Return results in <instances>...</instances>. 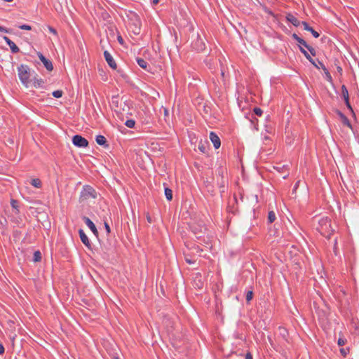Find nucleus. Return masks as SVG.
<instances>
[{
	"mask_svg": "<svg viewBox=\"0 0 359 359\" xmlns=\"http://www.w3.org/2000/svg\"><path fill=\"white\" fill-rule=\"evenodd\" d=\"M100 194L90 185H84L80 192L79 202L82 206L88 205L90 198L97 199Z\"/></svg>",
	"mask_w": 359,
	"mask_h": 359,
	"instance_id": "nucleus-1",
	"label": "nucleus"
},
{
	"mask_svg": "<svg viewBox=\"0 0 359 359\" xmlns=\"http://www.w3.org/2000/svg\"><path fill=\"white\" fill-rule=\"evenodd\" d=\"M11 222L13 223H20L22 222V215L20 213L21 203L15 199L11 200Z\"/></svg>",
	"mask_w": 359,
	"mask_h": 359,
	"instance_id": "nucleus-2",
	"label": "nucleus"
},
{
	"mask_svg": "<svg viewBox=\"0 0 359 359\" xmlns=\"http://www.w3.org/2000/svg\"><path fill=\"white\" fill-rule=\"evenodd\" d=\"M18 76L22 83L25 86L28 87L30 81V69L27 65H20L18 67Z\"/></svg>",
	"mask_w": 359,
	"mask_h": 359,
	"instance_id": "nucleus-3",
	"label": "nucleus"
},
{
	"mask_svg": "<svg viewBox=\"0 0 359 359\" xmlns=\"http://www.w3.org/2000/svg\"><path fill=\"white\" fill-rule=\"evenodd\" d=\"M306 58L317 69L321 68L325 75L327 81L331 82L332 81V76L329 72V70L326 68V67L324 65V64L318 60V64L316 62V61L311 57L310 54L309 56L306 57Z\"/></svg>",
	"mask_w": 359,
	"mask_h": 359,
	"instance_id": "nucleus-4",
	"label": "nucleus"
},
{
	"mask_svg": "<svg viewBox=\"0 0 359 359\" xmlns=\"http://www.w3.org/2000/svg\"><path fill=\"white\" fill-rule=\"evenodd\" d=\"M72 143L77 147H87L88 141L80 135H75L72 137Z\"/></svg>",
	"mask_w": 359,
	"mask_h": 359,
	"instance_id": "nucleus-5",
	"label": "nucleus"
},
{
	"mask_svg": "<svg viewBox=\"0 0 359 359\" xmlns=\"http://www.w3.org/2000/svg\"><path fill=\"white\" fill-rule=\"evenodd\" d=\"M38 55V57H39L40 60L42 62V63L43 64L44 67H46V69L50 72L53 69V63L50 60H49L48 59H47L40 52H38L37 53Z\"/></svg>",
	"mask_w": 359,
	"mask_h": 359,
	"instance_id": "nucleus-6",
	"label": "nucleus"
},
{
	"mask_svg": "<svg viewBox=\"0 0 359 359\" xmlns=\"http://www.w3.org/2000/svg\"><path fill=\"white\" fill-rule=\"evenodd\" d=\"M104 59L106 60V62H107L108 65L112 69H116L117 68V65L115 62V60H114L113 57L111 56V55L109 53V52H108L107 50H104Z\"/></svg>",
	"mask_w": 359,
	"mask_h": 359,
	"instance_id": "nucleus-7",
	"label": "nucleus"
},
{
	"mask_svg": "<svg viewBox=\"0 0 359 359\" xmlns=\"http://www.w3.org/2000/svg\"><path fill=\"white\" fill-rule=\"evenodd\" d=\"M218 175L220 176V180L218 181V187L219 189V192L221 194H223L226 191V181L225 180V179L224 177L223 170L222 169L218 170Z\"/></svg>",
	"mask_w": 359,
	"mask_h": 359,
	"instance_id": "nucleus-8",
	"label": "nucleus"
},
{
	"mask_svg": "<svg viewBox=\"0 0 359 359\" xmlns=\"http://www.w3.org/2000/svg\"><path fill=\"white\" fill-rule=\"evenodd\" d=\"M3 39L7 43V45L10 47L11 50L13 53H17L20 52V48L15 45V43L11 41L8 36H4Z\"/></svg>",
	"mask_w": 359,
	"mask_h": 359,
	"instance_id": "nucleus-9",
	"label": "nucleus"
},
{
	"mask_svg": "<svg viewBox=\"0 0 359 359\" xmlns=\"http://www.w3.org/2000/svg\"><path fill=\"white\" fill-rule=\"evenodd\" d=\"M210 139L215 149H219L221 146V141L219 136L215 132H210Z\"/></svg>",
	"mask_w": 359,
	"mask_h": 359,
	"instance_id": "nucleus-10",
	"label": "nucleus"
},
{
	"mask_svg": "<svg viewBox=\"0 0 359 359\" xmlns=\"http://www.w3.org/2000/svg\"><path fill=\"white\" fill-rule=\"evenodd\" d=\"M79 237L82 243L88 248L91 249V244L87 235L85 233L83 229L79 230Z\"/></svg>",
	"mask_w": 359,
	"mask_h": 359,
	"instance_id": "nucleus-11",
	"label": "nucleus"
},
{
	"mask_svg": "<svg viewBox=\"0 0 359 359\" xmlns=\"http://www.w3.org/2000/svg\"><path fill=\"white\" fill-rule=\"evenodd\" d=\"M192 46H193V48H194L196 50L200 52V51H203L205 49V45L204 42L203 41V40L198 37L197 39L196 40V41H194L192 43Z\"/></svg>",
	"mask_w": 359,
	"mask_h": 359,
	"instance_id": "nucleus-12",
	"label": "nucleus"
},
{
	"mask_svg": "<svg viewBox=\"0 0 359 359\" xmlns=\"http://www.w3.org/2000/svg\"><path fill=\"white\" fill-rule=\"evenodd\" d=\"M286 20L287 21L290 22L291 24H292L294 27H299L302 22H300L294 15L292 13H288L286 15Z\"/></svg>",
	"mask_w": 359,
	"mask_h": 359,
	"instance_id": "nucleus-13",
	"label": "nucleus"
},
{
	"mask_svg": "<svg viewBox=\"0 0 359 359\" xmlns=\"http://www.w3.org/2000/svg\"><path fill=\"white\" fill-rule=\"evenodd\" d=\"M95 141L97 144L103 146L104 148H109V144L107 143V139L104 136L99 135L96 136Z\"/></svg>",
	"mask_w": 359,
	"mask_h": 359,
	"instance_id": "nucleus-14",
	"label": "nucleus"
},
{
	"mask_svg": "<svg viewBox=\"0 0 359 359\" xmlns=\"http://www.w3.org/2000/svg\"><path fill=\"white\" fill-rule=\"evenodd\" d=\"M137 63L138 65L144 69V70L147 71L148 72H150V66L149 65L148 62L143 58L137 57L136 59Z\"/></svg>",
	"mask_w": 359,
	"mask_h": 359,
	"instance_id": "nucleus-15",
	"label": "nucleus"
},
{
	"mask_svg": "<svg viewBox=\"0 0 359 359\" xmlns=\"http://www.w3.org/2000/svg\"><path fill=\"white\" fill-rule=\"evenodd\" d=\"M302 25L304 26V29L305 30L310 32L312 34L313 37H315V38L319 37V36H320L319 33L318 32H316V30H314L311 26H309V25L306 22L302 21Z\"/></svg>",
	"mask_w": 359,
	"mask_h": 359,
	"instance_id": "nucleus-16",
	"label": "nucleus"
},
{
	"mask_svg": "<svg viewBox=\"0 0 359 359\" xmlns=\"http://www.w3.org/2000/svg\"><path fill=\"white\" fill-rule=\"evenodd\" d=\"M132 25L133 26V32L136 35L140 34L141 31V22L140 20H137Z\"/></svg>",
	"mask_w": 359,
	"mask_h": 359,
	"instance_id": "nucleus-17",
	"label": "nucleus"
},
{
	"mask_svg": "<svg viewBox=\"0 0 359 359\" xmlns=\"http://www.w3.org/2000/svg\"><path fill=\"white\" fill-rule=\"evenodd\" d=\"M44 84H45V81L43 79H37L36 77L34 78L33 86L34 88H42V87H43Z\"/></svg>",
	"mask_w": 359,
	"mask_h": 359,
	"instance_id": "nucleus-18",
	"label": "nucleus"
},
{
	"mask_svg": "<svg viewBox=\"0 0 359 359\" xmlns=\"http://www.w3.org/2000/svg\"><path fill=\"white\" fill-rule=\"evenodd\" d=\"M276 219V213L273 212V211H269L268 212V216H267V221H268V223H273L275 222Z\"/></svg>",
	"mask_w": 359,
	"mask_h": 359,
	"instance_id": "nucleus-19",
	"label": "nucleus"
},
{
	"mask_svg": "<svg viewBox=\"0 0 359 359\" xmlns=\"http://www.w3.org/2000/svg\"><path fill=\"white\" fill-rule=\"evenodd\" d=\"M30 184L36 188H41L42 186L41 182L39 178L32 179Z\"/></svg>",
	"mask_w": 359,
	"mask_h": 359,
	"instance_id": "nucleus-20",
	"label": "nucleus"
},
{
	"mask_svg": "<svg viewBox=\"0 0 359 359\" xmlns=\"http://www.w3.org/2000/svg\"><path fill=\"white\" fill-rule=\"evenodd\" d=\"M165 195L168 201L172 199V191L168 187H165Z\"/></svg>",
	"mask_w": 359,
	"mask_h": 359,
	"instance_id": "nucleus-21",
	"label": "nucleus"
},
{
	"mask_svg": "<svg viewBox=\"0 0 359 359\" xmlns=\"http://www.w3.org/2000/svg\"><path fill=\"white\" fill-rule=\"evenodd\" d=\"M41 260V253L39 250H36L34 252L33 261L34 262H39Z\"/></svg>",
	"mask_w": 359,
	"mask_h": 359,
	"instance_id": "nucleus-22",
	"label": "nucleus"
},
{
	"mask_svg": "<svg viewBox=\"0 0 359 359\" xmlns=\"http://www.w3.org/2000/svg\"><path fill=\"white\" fill-rule=\"evenodd\" d=\"M341 95L343 96L344 100H347L349 98L348 91L345 85L341 86Z\"/></svg>",
	"mask_w": 359,
	"mask_h": 359,
	"instance_id": "nucleus-23",
	"label": "nucleus"
},
{
	"mask_svg": "<svg viewBox=\"0 0 359 359\" xmlns=\"http://www.w3.org/2000/svg\"><path fill=\"white\" fill-rule=\"evenodd\" d=\"M125 125L129 128H134L135 126V121L133 119H128L125 122Z\"/></svg>",
	"mask_w": 359,
	"mask_h": 359,
	"instance_id": "nucleus-24",
	"label": "nucleus"
},
{
	"mask_svg": "<svg viewBox=\"0 0 359 359\" xmlns=\"http://www.w3.org/2000/svg\"><path fill=\"white\" fill-rule=\"evenodd\" d=\"M341 122L344 126H346L349 127L350 128H352L351 123L350 121L348 120V118L346 116H343V118H341Z\"/></svg>",
	"mask_w": 359,
	"mask_h": 359,
	"instance_id": "nucleus-25",
	"label": "nucleus"
},
{
	"mask_svg": "<svg viewBox=\"0 0 359 359\" xmlns=\"http://www.w3.org/2000/svg\"><path fill=\"white\" fill-rule=\"evenodd\" d=\"M52 95L55 98H60V97H61L62 96L63 91L61 90H57L53 91L52 93Z\"/></svg>",
	"mask_w": 359,
	"mask_h": 359,
	"instance_id": "nucleus-26",
	"label": "nucleus"
},
{
	"mask_svg": "<svg viewBox=\"0 0 359 359\" xmlns=\"http://www.w3.org/2000/svg\"><path fill=\"white\" fill-rule=\"evenodd\" d=\"M198 149L200 151H201L202 153H205L206 152V145L205 143H203L202 141H201L199 142V144H198Z\"/></svg>",
	"mask_w": 359,
	"mask_h": 359,
	"instance_id": "nucleus-27",
	"label": "nucleus"
},
{
	"mask_svg": "<svg viewBox=\"0 0 359 359\" xmlns=\"http://www.w3.org/2000/svg\"><path fill=\"white\" fill-rule=\"evenodd\" d=\"M253 297V292L252 290H249L246 293V301L248 302H250Z\"/></svg>",
	"mask_w": 359,
	"mask_h": 359,
	"instance_id": "nucleus-28",
	"label": "nucleus"
},
{
	"mask_svg": "<svg viewBox=\"0 0 359 359\" xmlns=\"http://www.w3.org/2000/svg\"><path fill=\"white\" fill-rule=\"evenodd\" d=\"M88 226L90 229V231L93 233V234L96 237H98V231L97 229V226Z\"/></svg>",
	"mask_w": 359,
	"mask_h": 359,
	"instance_id": "nucleus-29",
	"label": "nucleus"
},
{
	"mask_svg": "<svg viewBox=\"0 0 359 359\" xmlns=\"http://www.w3.org/2000/svg\"><path fill=\"white\" fill-rule=\"evenodd\" d=\"M308 49V50L310 52L311 55H313V56H316V51L315 50V48H313L312 46L308 45L307 47L306 48Z\"/></svg>",
	"mask_w": 359,
	"mask_h": 359,
	"instance_id": "nucleus-30",
	"label": "nucleus"
},
{
	"mask_svg": "<svg viewBox=\"0 0 359 359\" xmlns=\"http://www.w3.org/2000/svg\"><path fill=\"white\" fill-rule=\"evenodd\" d=\"M253 111L257 116H261L263 113L262 110L259 107H255L253 109Z\"/></svg>",
	"mask_w": 359,
	"mask_h": 359,
	"instance_id": "nucleus-31",
	"label": "nucleus"
},
{
	"mask_svg": "<svg viewBox=\"0 0 359 359\" xmlns=\"http://www.w3.org/2000/svg\"><path fill=\"white\" fill-rule=\"evenodd\" d=\"M18 27L21 29H23V30H32V27L30 25H19Z\"/></svg>",
	"mask_w": 359,
	"mask_h": 359,
	"instance_id": "nucleus-32",
	"label": "nucleus"
},
{
	"mask_svg": "<svg viewBox=\"0 0 359 359\" xmlns=\"http://www.w3.org/2000/svg\"><path fill=\"white\" fill-rule=\"evenodd\" d=\"M0 32H5L7 34H11L12 31L10 29H7V28L0 25Z\"/></svg>",
	"mask_w": 359,
	"mask_h": 359,
	"instance_id": "nucleus-33",
	"label": "nucleus"
},
{
	"mask_svg": "<svg viewBox=\"0 0 359 359\" xmlns=\"http://www.w3.org/2000/svg\"><path fill=\"white\" fill-rule=\"evenodd\" d=\"M297 42H298L300 45L303 46H304V47H305V48H306V47H307V46L309 45V44L306 43V41L304 39H303L302 38H300V39H299V41H297Z\"/></svg>",
	"mask_w": 359,
	"mask_h": 359,
	"instance_id": "nucleus-34",
	"label": "nucleus"
},
{
	"mask_svg": "<svg viewBox=\"0 0 359 359\" xmlns=\"http://www.w3.org/2000/svg\"><path fill=\"white\" fill-rule=\"evenodd\" d=\"M301 53L306 57L309 56V53L301 46H299Z\"/></svg>",
	"mask_w": 359,
	"mask_h": 359,
	"instance_id": "nucleus-35",
	"label": "nucleus"
},
{
	"mask_svg": "<svg viewBox=\"0 0 359 359\" xmlns=\"http://www.w3.org/2000/svg\"><path fill=\"white\" fill-rule=\"evenodd\" d=\"M301 53L306 57L309 56V53L301 46H299Z\"/></svg>",
	"mask_w": 359,
	"mask_h": 359,
	"instance_id": "nucleus-36",
	"label": "nucleus"
},
{
	"mask_svg": "<svg viewBox=\"0 0 359 359\" xmlns=\"http://www.w3.org/2000/svg\"><path fill=\"white\" fill-rule=\"evenodd\" d=\"M269 233H270V235H276V233H277V230L275 229V226H273V228L271 226V228L269 230Z\"/></svg>",
	"mask_w": 359,
	"mask_h": 359,
	"instance_id": "nucleus-37",
	"label": "nucleus"
},
{
	"mask_svg": "<svg viewBox=\"0 0 359 359\" xmlns=\"http://www.w3.org/2000/svg\"><path fill=\"white\" fill-rule=\"evenodd\" d=\"M346 341V340L345 339L339 338L337 344H338L339 346H344L345 344Z\"/></svg>",
	"mask_w": 359,
	"mask_h": 359,
	"instance_id": "nucleus-38",
	"label": "nucleus"
},
{
	"mask_svg": "<svg viewBox=\"0 0 359 359\" xmlns=\"http://www.w3.org/2000/svg\"><path fill=\"white\" fill-rule=\"evenodd\" d=\"M83 220L86 224H94V223L88 217H83Z\"/></svg>",
	"mask_w": 359,
	"mask_h": 359,
	"instance_id": "nucleus-39",
	"label": "nucleus"
},
{
	"mask_svg": "<svg viewBox=\"0 0 359 359\" xmlns=\"http://www.w3.org/2000/svg\"><path fill=\"white\" fill-rule=\"evenodd\" d=\"M117 40H118V42L121 44V45H123L124 44V40L123 39V37L118 34L117 36Z\"/></svg>",
	"mask_w": 359,
	"mask_h": 359,
	"instance_id": "nucleus-40",
	"label": "nucleus"
},
{
	"mask_svg": "<svg viewBox=\"0 0 359 359\" xmlns=\"http://www.w3.org/2000/svg\"><path fill=\"white\" fill-rule=\"evenodd\" d=\"M48 30L50 33L55 34V35H57V32L56 31V29L55 28H53V27H50L49 26L48 27Z\"/></svg>",
	"mask_w": 359,
	"mask_h": 359,
	"instance_id": "nucleus-41",
	"label": "nucleus"
},
{
	"mask_svg": "<svg viewBox=\"0 0 359 359\" xmlns=\"http://www.w3.org/2000/svg\"><path fill=\"white\" fill-rule=\"evenodd\" d=\"M205 186H206V187L208 188V191H212V190L211 189L212 188V186L211 185L210 182H208V181H206V182H205Z\"/></svg>",
	"mask_w": 359,
	"mask_h": 359,
	"instance_id": "nucleus-42",
	"label": "nucleus"
},
{
	"mask_svg": "<svg viewBox=\"0 0 359 359\" xmlns=\"http://www.w3.org/2000/svg\"><path fill=\"white\" fill-rule=\"evenodd\" d=\"M344 101H345V104H346V107H347L349 109H351V111H353L352 107H351V105L350 102H349V98H348L347 100H344Z\"/></svg>",
	"mask_w": 359,
	"mask_h": 359,
	"instance_id": "nucleus-43",
	"label": "nucleus"
},
{
	"mask_svg": "<svg viewBox=\"0 0 359 359\" xmlns=\"http://www.w3.org/2000/svg\"><path fill=\"white\" fill-rule=\"evenodd\" d=\"M5 352V348H4V345L0 343V355H3Z\"/></svg>",
	"mask_w": 359,
	"mask_h": 359,
	"instance_id": "nucleus-44",
	"label": "nucleus"
},
{
	"mask_svg": "<svg viewBox=\"0 0 359 359\" xmlns=\"http://www.w3.org/2000/svg\"><path fill=\"white\" fill-rule=\"evenodd\" d=\"M104 229L107 233V234H109L111 232L110 226H103Z\"/></svg>",
	"mask_w": 359,
	"mask_h": 359,
	"instance_id": "nucleus-45",
	"label": "nucleus"
},
{
	"mask_svg": "<svg viewBox=\"0 0 359 359\" xmlns=\"http://www.w3.org/2000/svg\"><path fill=\"white\" fill-rule=\"evenodd\" d=\"M292 37L297 42L301 37H299L297 34H293Z\"/></svg>",
	"mask_w": 359,
	"mask_h": 359,
	"instance_id": "nucleus-46",
	"label": "nucleus"
},
{
	"mask_svg": "<svg viewBox=\"0 0 359 359\" xmlns=\"http://www.w3.org/2000/svg\"><path fill=\"white\" fill-rule=\"evenodd\" d=\"M124 104L126 106H127V107L128 108V109H130V105L132 104V102L130 101H128V100H125L124 101Z\"/></svg>",
	"mask_w": 359,
	"mask_h": 359,
	"instance_id": "nucleus-47",
	"label": "nucleus"
},
{
	"mask_svg": "<svg viewBox=\"0 0 359 359\" xmlns=\"http://www.w3.org/2000/svg\"><path fill=\"white\" fill-rule=\"evenodd\" d=\"M245 359H253L252 355L250 352L246 353Z\"/></svg>",
	"mask_w": 359,
	"mask_h": 359,
	"instance_id": "nucleus-48",
	"label": "nucleus"
},
{
	"mask_svg": "<svg viewBox=\"0 0 359 359\" xmlns=\"http://www.w3.org/2000/svg\"><path fill=\"white\" fill-rule=\"evenodd\" d=\"M198 226H189V227L191 228V231L196 235V232L195 231V229H196V227Z\"/></svg>",
	"mask_w": 359,
	"mask_h": 359,
	"instance_id": "nucleus-49",
	"label": "nucleus"
},
{
	"mask_svg": "<svg viewBox=\"0 0 359 359\" xmlns=\"http://www.w3.org/2000/svg\"><path fill=\"white\" fill-rule=\"evenodd\" d=\"M158 3H159V0H152L151 1V4L153 6L157 5Z\"/></svg>",
	"mask_w": 359,
	"mask_h": 359,
	"instance_id": "nucleus-50",
	"label": "nucleus"
},
{
	"mask_svg": "<svg viewBox=\"0 0 359 359\" xmlns=\"http://www.w3.org/2000/svg\"><path fill=\"white\" fill-rule=\"evenodd\" d=\"M337 114L341 118H343V116H345V115L340 111H337Z\"/></svg>",
	"mask_w": 359,
	"mask_h": 359,
	"instance_id": "nucleus-51",
	"label": "nucleus"
},
{
	"mask_svg": "<svg viewBox=\"0 0 359 359\" xmlns=\"http://www.w3.org/2000/svg\"><path fill=\"white\" fill-rule=\"evenodd\" d=\"M186 262H187V263L190 264H194V262H193V261H191V259H187V258L186 259Z\"/></svg>",
	"mask_w": 359,
	"mask_h": 359,
	"instance_id": "nucleus-52",
	"label": "nucleus"
},
{
	"mask_svg": "<svg viewBox=\"0 0 359 359\" xmlns=\"http://www.w3.org/2000/svg\"><path fill=\"white\" fill-rule=\"evenodd\" d=\"M341 353L344 355H346V351L344 350V349H341Z\"/></svg>",
	"mask_w": 359,
	"mask_h": 359,
	"instance_id": "nucleus-53",
	"label": "nucleus"
},
{
	"mask_svg": "<svg viewBox=\"0 0 359 359\" xmlns=\"http://www.w3.org/2000/svg\"><path fill=\"white\" fill-rule=\"evenodd\" d=\"M320 228L318 227L317 228V231H318L319 232H320L321 231V229H323V226H320Z\"/></svg>",
	"mask_w": 359,
	"mask_h": 359,
	"instance_id": "nucleus-54",
	"label": "nucleus"
},
{
	"mask_svg": "<svg viewBox=\"0 0 359 359\" xmlns=\"http://www.w3.org/2000/svg\"><path fill=\"white\" fill-rule=\"evenodd\" d=\"M298 185H299V182H297L296 183V184H295V186H294V189H297V187H298Z\"/></svg>",
	"mask_w": 359,
	"mask_h": 359,
	"instance_id": "nucleus-55",
	"label": "nucleus"
},
{
	"mask_svg": "<svg viewBox=\"0 0 359 359\" xmlns=\"http://www.w3.org/2000/svg\"><path fill=\"white\" fill-rule=\"evenodd\" d=\"M4 1H6V2H11V1H13V0H4Z\"/></svg>",
	"mask_w": 359,
	"mask_h": 359,
	"instance_id": "nucleus-56",
	"label": "nucleus"
},
{
	"mask_svg": "<svg viewBox=\"0 0 359 359\" xmlns=\"http://www.w3.org/2000/svg\"><path fill=\"white\" fill-rule=\"evenodd\" d=\"M147 219H148V222H149V223H151V218H150L149 217H147Z\"/></svg>",
	"mask_w": 359,
	"mask_h": 359,
	"instance_id": "nucleus-57",
	"label": "nucleus"
},
{
	"mask_svg": "<svg viewBox=\"0 0 359 359\" xmlns=\"http://www.w3.org/2000/svg\"><path fill=\"white\" fill-rule=\"evenodd\" d=\"M274 168L277 169V170H280V168H278V167H275Z\"/></svg>",
	"mask_w": 359,
	"mask_h": 359,
	"instance_id": "nucleus-58",
	"label": "nucleus"
},
{
	"mask_svg": "<svg viewBox=\"0 0 359 359\" xmlns=\"http://www.w3.org/2000/svg\"><path fill=\"white\" fill-rule=\"evenodd\" d=\"M274 168L277 169V170H280V168H278V167H275Z\"/></svg>",
	"mask_w": 359,
	"mask_h": 359,
	"instance_id": "nucleus-59",
	"label": "nucleus"
},
{
	"mask_svg": "<svg viewBox=\"0 0 359 359\" xmlns=\"http://www.w3.org/2000/svg\"><path fill=\"white\" fill-rule=\"evenodd\" d=\"M104 225H107V222H104Z\"/></svg>",
	"mask_w": 359,
	"mask_h": 359,
	"instance_id": "nucleus-60",
	"label": "nucleus"
},
{
	"mask_svg": "<svg viewBox=\"0 0 359 359\" xmlns=\"http://www.w3.org/2000/svg\"><path fill=\"white\" fill-rule=\"evenodd\" d=\"M114 359H119L118 357H115Z\"/></svg>",
	"mask_w": 359,
	"mask_h": 359,
	"instance_id": "nucleus-61",
	"label": "nucleus"
}]
</instances>
